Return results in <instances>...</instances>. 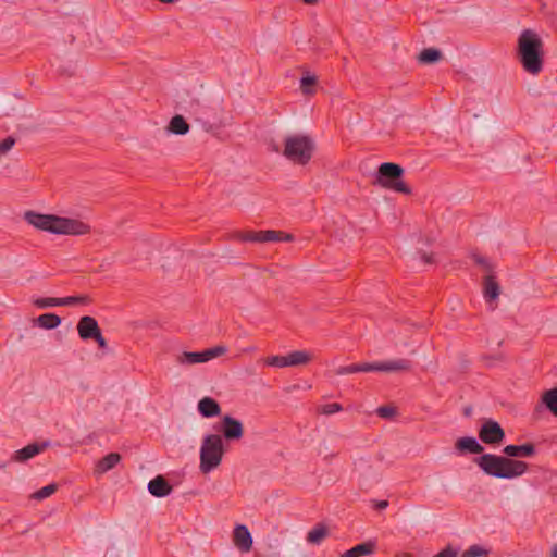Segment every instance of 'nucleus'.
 I'll use <instances>...</instances> for the list:
<instances>
[{
    "label": "nucleus",
    "instance_id": "cd10ccee",
    "mask_svg": "<svg viewBox=\"0 0 557 557\" xmlns=\"http://www.w3.org/2000/svg\"><path fill=\"white\" fill-rule=\"evenodd\" d=\"M418 59L421 63H425V64L434 63L441 59V52L437 49H433V48L424 49L419 54Z\"/></svg>",
    "mask_w": 557,
    "mask_h": 557
},
{
    "label": "nucleus",
    "instance_id": "f8f14e48",
    "mask_svg": "<svg viewBox=\"0 0 557 557\" xmlns=\"http://www.w3.org/2000/svg\"><path fill=\"white\" fill-rule=\"evenodd\" d=\"M455 448L460 455L481 454L484 450L483 446L472 436L458 438L455 443Z\"/></svg>",
    "mask_w": 557,
    "mask_h": 557
},
{
    "label": "nucleus",
    "instance_id": "a18cd8bd",
    "mask_svg": "<svg viewBox=\"0 0 557 557\" xmlns=\"http://www.w3.org/2000/svg\"><path fill=\"white\" fill-rule=\"evenodd\" d=\"M307 4H315L318 0H302Z\"/></svg>",
    "mask_w": 557,
    "mask_h": 557
},
{
    "label": "nucleus",
    "instance_id": "9d476101",
    "mask_svg": "<svg viewBox=\"0 0 557 557\" xmlns=\"http://www.w3.org/2000/svg\"><path fill=\"white\" fill-rule=\"evenodd\" d=\"M233 543L242 553L250 552L253 541L246 525L238 524L235 527L233 531Z\"/></svg>",
    "mask_w": 557,
    "mask_h": 557
},
{
    "label": "nucleus",
    "instance_id": "412c9836",
    "mask_svg": "<svg viewBox=\"0 0 557 557\" xmlns=\"http://www.w3.org/2000/svg\"><path fill=\"white\" fill-rule=\"evenodd\" d=\"M289 367L307 364L312 360V355L306 350H295L287 355Z\"/></svg>",
    "mask_w": 557,
    "mask_h": 557
},
{
    "label": "nucleus",
    "instance_id": "dca6fc26",
    "mask_svg": "<svg viewBox=\"0 0 557 557\" xmlns=\"http://www.w3.org/2000/svg\"><path fill=\"white\" fill-rule=\"evenodd\" d=\"M121 461V455L117 453H110L101 458L95 467V473L101 475L113 469Z\"/></svg>",
    "mask_w": 557,
    "mask_h": 557
},
{
    "label": "nucleus",
    "instance_id": "2f4dec72",
    "mask_svg": "<svg viewBox=\"0 0 557 557\" xmlns=\"http://www.w3.org/2000/svg\"><path fill=\"white\" fill-rule=\"evenodd\" d=\"M33 302L37 308L40 309L60 306L59 298L54 297L37 298Z\"/></svg>",
    "mask_w": 557,
    "mask_h": 557
},
{
    "label": "nucleus",
    "instance_id": "c756f323",
    "mask_svg": "<svg viewBox=\"0 0 557 557\" xmlns=\"http://www.w3.org/2000/svg\"><path fill=\"white\" fill-rule=\"evenodd\" d=\"M60 306H77L89 304L88 296H69L59 298Z\"/></svg>",
    "mask_w": 557,
    "mask_h": 557
},
{
    "label": "nucleus",
    "instance_id": "f704fd0d",
    "mask_svg": "<svg viewBox=\"0 0 557 557\" xmlns=\"http://www.w3.org/2000/svg\"><path fill=\"white\" fill-rule=\"evenodd\" d=\"M486 555H487V550H485L484 548H482L479 545H472L462 553L461 557H482V556H486Z\"/></svg>",
    "mask_w": 557,
    "mask_h": 557
},
{
    "label": "nucleus",
    "instance_id": "de8ad7c7",
    "mask_svg": "<svg viewBox=\"0 0 557 557\" xmlns=\"http://www.w3.org/2000/svg\"><path fill=\"white\" fill-rule=\"evenodd\" d=\"M161 3H174L177 0H159Z\"/></svg>",
    "mask_w": 557,
    "mask_h": 557
},
{
    "label": "nucleus",
    "instance_id": "4468645a",
    "mask_svg": "<svg viewBox=\"0 0 557 557\" xmlns=\"http://www.w3.org/2000/svg\"><path fill=\"white\" fill-rule=\"evenodd\" d=\"M198 411L205 418H213L220 414L221 407L213 398L203 397L198 403Z\"/></svg>",
    "mask_w": 557,
    "mask_h": 557
},
{
    "label": "nucleus",
    "instance_id": "423d86ee",
    "mask_svg": "<svg viewBox=\"0 0 557 557\" xmlns=\"http://www.w3.org/2000/svg\"><path fill=\"white\" fill-rule=\"evenodd\" d=\"M403 173V168L396 163H382L375 175V184L396 193L410 195L411 188L401 180Z\"/></svg>",
    "mask_w": 557,
    "mask_h": 557
},
{
    "label": "nucleus",
    "instance_id": "c85d7f7f",
    "mask_svg": "<svg viewBox=\"0 0 557 557\" xmlns=\"http://www.w3.org/2000/svg\"><path fill=\"white\" fill-rule=\"evenodd\" d=\"M57 488H58V485L54 483H51V484H48V485L41 487L40 490L36 491L35 493H33L30 497L36 500H42L47 497H50L52 494H54Z\"/></svg>",
    "mask_w": 557,
    "mask_h": 557
},
{
    "label": "nucleus",
    "instance_id": "7c9ffc66",
    "mask_svg": "<svg viewBox=\"0 0 557 557\" xmlns=\"http://www.w3.org/2000/svg\"><path fill=\"white\" fill-rule=\"evenodd\" d=\"M268 367L286 368L289 367L288 357L286 356H270L264 359Z\"/></svg>",
    "mask_w": 557,
    "mask_h": 557
},
{
    "label": "nucleus",
    "instance_id": "37998d69",
    "mask_svg": "<svg viewBox=\"0 0 557 557\" xmlns=\"http://www.w3.org/2000/svg\"><path fill=\"white\" fill-rule=\"evenodd\" d=\"M550 557H557V543L550 548Z\"/></svg>",
    "mask_w": 557,
    "mask_h": 557
},
{
    "label": "nucleus",
    "instance_id": "6ab92c4d",
    "mask_svg": "<svg viewBox=\"0 0 557 557\" xmlns=\"http://www.w3.org/2000/svg\"><path fill=\"white\" fill-rule=\"evenodd\" d=\"M375 546V542L368 541L346 550L344 554L341 555V557H362L371 555L374 553Z\"/></svg>",
    "mask_w": 557,
    "mask_h": 557
},
{
    "label": "nucleus",
    "instance_id": "49530a36",
    "mask_svg": "<svg viewBox=\"0 0 557 557\" xmlns=\"http://www.w3.org/2000/svg\"><path fill=\"white\" fill-rule=\"evenodd\" d=\"M476 262L480 263V264H483V265H487L483 258H478Z\"/></svg>",
    "mask_w": 557,
    "mask_h": 557
},
{
    "label": "nucleus",
    "instance_id": "f03ea898",
    "mask_svg": "<svg viewBox=\"0 0 557 557\" xmlns=\"http://www.w3.org/2000/svg\"><path fill=\"white\" fill-rule=\"evenodd\" d=\"M518 57L525 72L537 75L543 69V41L532 29H524L518 38Z\"/></svg>",
    "mask_w": 557,
    "mask_h": 557
},
{
    "label": "nucleus",
    "instance_id": "ea45409f",
    "mask_svg": "<svg viewBox=\"0 0 557 557\" xmlns=\"http://www.w3.org/2000/svg\"><path fill=\"white\" fill-rule=\"evenodd\" d=\"M456 552L451 548H445L433 557H456Z\"/></svg>",
    "mask_w": 557,
    "mask_h": 557
},
{
    "label": "nucleus",
    "instance_id": "f257e3e1",
    "mask_svg": "<svg viewBox=\"0 0 557 557\" xmlns=\"http://www.w3.org/2000/svg\"><path fill=\"white\" fill-rule=\"evenodd\" d=\"M24 221L37 231L53 235L83 236L91 232V226L78 218L61 216L27 210Z\"/></svg>",
    "mask_w": 557,
    "mask_h": 557
},
{
    "label": "nucleus",
    "instance_id": "39448f33",
    "mask_svg": "<svg viewBox=\"0 0 557 557\" xmlns=\"http://www.w3.org/2000/svg\"><path fill=\"white\" fill-rule=\"evenodd\" d=\"M224 444L223 437L218 434L205 435L199 451V470L208 474L216 469L223 459Z\"/></svg>",
    "mask_w": 557,
    "mask_h": 557
},
{
    "label": "nucleus",
    "instance_id": "4be33fe9",
    "mask_svg": "<svg viewBox=\"0 0 557 557\" xmlns=\"http://www.w3.org/2000/svg\"><path fill=\"white\" fill-rule=\"evenodd\" d=\"M484 297L487 301L496 300L499 296V285L493 276H486L484 281Z\"/></svg>",
    "mask_w": 557,
    "mask_h": 557
},
{
    "label": "nucleus",
    "instance_id": "79ce46f5",
    "mask_svg": "<svg viewBox=\"0 0 557 557\" xmlns=\"http://www.w3.org/2000/svg\"><path fill=\"white\" fill-rule=\"evenodd\" d=\"M421 260L425 263V264H431L434 262V257L433 255H428V253H421Z\"/></svg>",
    "mask_w": 557,
    "mask_h": 557
},
{
    "label": "nucleus",
    "instance_id": "7ed1b4c3",
    "mask_svg": "<svg viewBox=\"0 0 557 557\" xmlns=\"http://www.w3.org/2000/svg\"><path fill=\"white\" fill-rule=\"evenodd\" d=\"M479 468L487 475L499 479H513L522 475L528 470L524 461L494 454H484L476 459Z\"/></svg>",
    "mask_w": 557,
    "mask_h": 557
},
{
    "label": "nucleus",
    "instance_id": "a878e982",
    "mask_svg": "<svg viewBox=\"0 0 557 557\" xmlns=\"http://www.w3.org/2000/svg\"><path fill=\"white\" fill-rule=\"evenodd\" d=\"M169 131L176 135H184L189 131V125L181 115H175L171 119L169 124Z\"/></svg>",
    "mask_w": 557,
    "mask_h": 557
},
{
    "label": "nucleus",
    "instance_id": "aec40b11",
    "mask_svg": "<svg viewBox=\"0 0 557 557\" xmlns=\"http://www.w3.org/2000/svg\"><path fill=\"white\" fill-rule=\"evenodd\" d=\"M318 78L310 72H305L300 78L299 87L305 96H313L317 92Z\"/></svg>",
    "mask_w": 557,
    "mask_h": 557
},
{
    "label": "nucleus",
    "instance_id": "e433bc0d",
    "mask_svg": "<svg viewBox=\"0 0 557 557\" xmlns=\"http://www.w3.org/2000/svg\"><path fill=\"white\" fill-rule=\"evenodd\" d=\"M359 372V363L348 364L339 367L336 370L337 375H347Z\"/></svg>",
    "mask_w": 557,
    "mask_h": 557
},
{
    "label": "nucleus",
    "instance_id": "58836bf2",
    "mask_svg": "<svg viewBox=\"0 0 557 557\" xmlns=\"http://www.w3.org/2000/svg\"><path fill=\"white\" fill-rule=\"evenodd\" d=\"M372 371H379V362L359 363V372H372Z\"/></svg>",
    "mask_w": 557,
    "mask_h": 557
},
{
    "label": "nucleus",
    "instance_id": "a19ab883",
    "mask_svg": "<svg viewBox=\"0 0 557 557\" xmlns=\"http://www.w3.org/2000/svg\"><path fill=\"white\" fill-rule=\"evenodd\" d=\"M91 339H95L98 343L99 347L101 348H104L107 346V342L102 336L101 331H99Z\"/></svg>",
    "mask_w": 557,
    "mask_h": 557
},
{
    "label": "nucleus",
    "instance_id": "1a4fd4ad",
    "mask_svg": "<svg viewBox=\"0 0 557 557\" xmlns=\"http://www.w3.org/2000/svg\"><path fill=\"white\" fill-rule=\"evenodd\" d=\"M221 432L223 437L227 441L240 440L244 435L243 423L231 416H224L222 419Z\"/></svg>",
    "mask_w": 557,
    "mask_h": 557
},
{
    "label": "nucleus",
    "instance_id": "72a5a7b5",
    "mask_svg": "<svg viewBox=\"0 0 557 557\" xmlns=\"http://www.w3.org/2000/svg\"><path fill=\"white\" fill-rule=\"evenodd\" d=\"M343 410V407L338 403H330L321 406L319 412L325 416L334 414Z\"/></svg>",
    "mask_w": 557,
    "mask_h": 557
},
{
    "label": "nucleus",
    "instance_id": "ddd939ff",
    "mask_svg": "<svg viewBox=\"0 0 557 557\" xmlns=\"http://www.w3.org/2000/svg\"><path fill=\"white\" fill-rule=\"evenodd\" d=\"M148 491L156 497H164L172 492V486L163 476L158 475L148 483Z\"/></svg>",
    "mask_w": 557,
    "mask_h": 557
},
{
    "label": "nucleus",
    "instance_id": "f3484780",
    "mask_svg": "<svg viewBox=\"0 0 557 557\" xmlns=\"http://www.w3.org/2000/svg\"><path fill=\"white\" fill-rule=\"evenodd\" d=\"M47 446V444L38 445V444H29L22 449H18L14 453L13 460L18 462H24L36 455H38L40 451L44 450V448Z\"/></svg>",
    "mask_w": 557,
    "mask_h": 557
},
{
    "label": "nucleus",
    "instance_id": "20e7f679",
    "mask_svg": "<svg viewBox=\"0 0 557 557\" xmlns=\"http://www.w3.org/2000/svg\"><path fill=\"white\" fill-rule=\"evenodd\" d=\"M315 150L314 140L304 134H290L284 138L283 156L295 164L306 165Z\"/></svg>",
    "mask_w": 557,
    "mask_h": 557
},
{
    "label": "nucleus",
    "instance_id": "c9c22d12",
    "mask_svg": "<svg viewBox=\"0 0 557 557\" xmlns=\"http://www.w3.org/2000/svg\"><path fill=\"white\" fill-rule=\"evenodd\" d=\"M15 145V138L9 136L0 141V157L7 154Z\"/></svg>",
    "mask_w": 557,
    "mask_h": 557
},
{
    "label": "nucleus",
    "instance_id": "bb28decb",
    "mask_svg": "<svg viewBox=\"0 0 557 557\" xmlns=\"http://www.w3.org/2000/svg\"><path fill=\"white\" fill-rule=\"evenodd\" d=\"M292 238H293L292 235L285 234L283 232L272 231V230L262 231V243L289 242V240H292Z\"/></svg>",
    "mask_w": 557,
    "mask_h": 557
},
{
    "label": "nucleus",
    "instance_id": "0eeeda50",
    "mask_svg": "<svg viewBox=\"0 0 557 557\" xmlns=\"http://www.w3.org/2000/svg\"><path fill=\"white\" fill-rule=\"evenodd\" d=\"M227 352V347L218 345L202 351H183L177 355L175 361L183 367H189L198 363L208 362L214 358L221 357Z\"/></svg>",
    "mask_w": 557,
    "mask_h": 557
},
{
    "label": "nucleus",
    "instance_id": "2eb2a0df",
    "mask_svg": "<svg viewBox=\"0 0 557 557\" xmlns=\"http://www.w3.org/2000/svg\"><path fill=\"white\" fill-rule=\"evenodd\" d=\"M411 362L407 359H395L379 362V372H399L409 371Z\"/></svg>",
    "mask_w": 557,
    "mask_h": 557
},
{
    "label": "nucleus",
    "instance_id": "9b49d317",
    "mask_svg": "<svg viewBox=\"0 0 557 557\" xmlns=\"http://www.w3.org/2000/svg\"><path fill=\"white\" fill-rule=\"evenodd\" d=\"M99 331L98 322L92 317H82L77 323L78 335L84 341L91 339Z\"/></svg>",
    "mask_w": 557,
    "mask_h": 557
},
{
    "label": "nucleus",
    "instance_id": "a211bd4d",
    "mask_svg": "<svg viewBox=\"0 0 557 557\" xmlns=\"http://www.w3.org/2000/svg\"><path fill=\"white\" fill-rule=\"evenodd\" d=\"M503 451L508 457H531L535 454V447L532 444L507 445Z\"/></svg>",
    "mask_w": 557,
    "mask_h": 557
},
{
    "label": "nucleus",
    "instance_id": "473e14b6",
    "mask_svg": "<svg viewBox=\"0 0 557 557\" xmlns=\"http://www.w3.org/2000/svg\"><path fill=\"white\" fill-rule=\"evenodd\" d=\"M238 239L242 242L262 243V231L240 233L238 234Z\"/></svg>",
    "mask_w": 557,
    "mask_h": 557
},
{
    "label": "nucleus",
    "instance_id": "b1692460",
    "mask_svg": "<svg viewBox=\"0 0 557 557\" xmlns=\"http://www.w3.org/2000/svg\"><path fill=\"white\" fill-rule=\"evenodd\" d=\"M37 324L45 330H52L61 324V318L54 313H44L37 318Z\"/></svg>",
    "mask_w": 557,
    "mask_h": 557
},
{
    "label": "nucleus",
    "instance_id": "6e6552de",
    "mask_svg": "<svg viewBox=\"0 0 557 557\" xmlns=\"http://www.w3.org/2000/svg\"><path fill=\"white\" fill-rule=\"evenodd\" d=\"M479 437L485 444L495 445L504 440L505 432L498 422L487 420L482 424L479 431Z\"/></svg>",
    "mask_w": 557,
    "mask_h": 557
},
{
    "label": "nucleus",
    "instance_id": "5701e85b",
    "mask_svg": "<svg viewBox=\"0 0 557 557\" xmlns=\"http://www.w3.org/2000/svg\"><path fill=\"white\" fill-rule=\"evenodd\" d=\"M541 403L557 417V387L548 389L542 394Z\"/></svg>",
    "mask_w": 557,
    "mask_h": 557
},
{
    "label": "nucleus",
    "instance_id": "393cba45",
    "mask_svg": "<svg viewBox=\"0 0 557 557\" xmlns=\"http://www.w3.org/2000/svg\"><path fill=\"white\" fill-rule=\"evenodd\" d=\"M327 529L323 524H318L312 528L307 534V542L310 544L319 545L327 536Z\"/></svg>",
    "mask_w": 557,
    "mask_h": 557
},
{
    "label": "nucleus",
    "instance_id": "4c0bfd02",
    "mask_svg": "<svg viewBox=\"0 0 557 557\" xmlns=\"http://www.w3.org/2000/svg\"><path fill=\"white\" fill-rule=\"evenodd\" d=\"M376 413L379 414V417L381 418H385V419H388V418H392L395 416L396 411H395V408L394 407H391V406H381L376 409Z\"/></svg>",
    "mask_w": 557,
    "mask_h": 557
},
{
    "label": "nucleus",
    "instance_id": "c03bdc74",
    "mask_svg": "<svg viewBox=\"0 0 557 557\" xmlns=\"http://www.w3.org/2000/svg\"><path fill=\"white\" fill-rule=\"evenodd\" d=\"M387 506H388L387 500H381V502L377 504V508H379V509H385Z\"/></svg>",
    "mask_w": 557,
    "mask_h": 557
}]
</instances>
